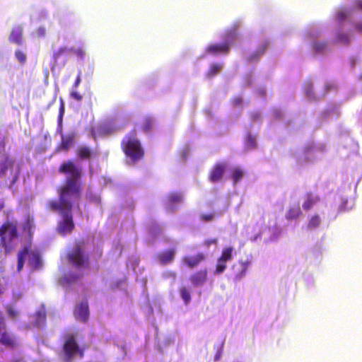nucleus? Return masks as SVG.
<instances>
[{"mask_svg": "<svg viewBox=\"0 0 362 362\" xmlns=\"http://www.w3.org/2000/svg\"><path fill=\"white\" fill-rule=\"evenodd\" d=\"M70 95L71 98L76 100V101H81L83 99L82 95L76 90L71 91Z\"/></svg>", "mask_w": 362, "mask_h": 362, "instance_id": "a19ab883", "label": "nucleus"}, {"mask_svg": "<svg viewBox=\"0 0 362 362\" xmlns=\"http://www.w3.org/2000/svg\"><path fill=\"white\" fill-rule=\"evenodd\" d=\"M234 248L231 246L224 247L222 249L221 254L217 259L215 273L216 274H222L227 267V263L233 259Z\"/></svg>", "mask_w": 362, "mask_h": 362, "instance_id": "0eeeda50", "label": "nucleus"}, {"mask_svg": "<svg viewBox=\"0 0 362 362\" xmlns=\"http://www.w3.org/2000/svg\"><path fill=\"white\" fill-rule=\"evenodd\" d=\"M320 200V197L317 195H314L311 192H308L304 197V202L302 205V207L303 210L308 211Z\"/></svg>", "mask_w": 362, "mask_h": 362, "instance_id": "a211bd4d", "label": "nucleus"}, {"mask_svg": "<svg viewBox=\"0 0 362 362\" xmlns=\"http://www.w3.org/2000/svg\"><path fill=\"white\" fill-rule=\"evenodd\" d=\"M301 214V210L298 205L291 207L286 214V218L293 220L297 218Z\"/></svg>", "mask_w": 362, "mask_h": 362, "instance_id": "a878e982", "label": "nucleus"}, {"mask_svg": "<svg viewBox=\"0 0 362 362\" xmlns=\"http://www.w3.org/2000/svg\"><path fill=\"white\" fill-rule=\"evenodd\" d=\"M35 325L41 327L45 325L46 321V311L44 308L38 310L35 314Z\"/></svg>", "mask_w": 362, "mask_h": 362, "instance_id": "5701e85b", "label": "nucleus"}, {"mask_svg": "<svg viewBox=\"0 0 362 362\" xmlns=\"http://www.w3.org/2000/svg\"><path fill=\"white\" fill-rule=\"evenodd\" d=\"M247 145L251 148H254L255 146L256 141H255V139L252 136L249 135L247 137Z\"/></svg>", "mask_w": 362, "mask_h": 362, "instance_id": "79ce46f5", "label": "nucleus"}, {"mask_svg": "<svg viewBox=\"0 0 362 362\" xmlns=\"http://www.w3.org/2000/svg\"><path fill=\"white\" fill-rule=\"evenodd\" d=\"M9 41L18 45L23 43V28L21 25L15 26L9 35Z\"/></svg>", "mask_w": 362, "mask_h": 362, "instance_id": "f3484780", "label": "nucleus"}, {"mask_svg": "<svg viewBox=\"0 0 362 362\" xmlns=\"http://www.w3.org/2000/svg\"><path fill=\"white\" fill-rule=\"evenodd\" d=\"M206 260V255L199 252L194 255H185L182 257V264L189 269H194Z\"/></svg>", "mask_w": 362, "mask_h": 362, "instance_id": "1a4fd4ad", "label": "nucleus"}, {"mask_svg": "<svg viewBox=\"0 0 362 362\" xmlns=\"http://www.w3.org/2000/svg\"><path fill=\"white\" fill-rule=\"evenodd\" d=\"M313 46L316 51L320 52L324 49L325 44L324 42H315Z\"/></svg>", "mask_w": 362, "mask_h": 362, "instance_id": "c03bdc74", "label": "nucleus"}, {"mask_svg": "<svg viewBox=\"0 0 362 362\" xmlns=\"http://www.w3.org/2000/svg\"><path fill=\"white\" fill-rule=\"evenodd\" d=\"M208 271L206 269H202L192 274L189 278L192 284L195 286H202L207 281Z\"/></svg>", "mask_w": 362, "mask_h": 362, "instance_id": "9d476101", "label": "nucleus"}, {"mask_svg": "<svg viewBox=\"0 0 362 362\" xmlns=\"http://www.w3.org/2000/svg\"><path fill=\"white\" fill-rule=\"evenodd\" d=\"M58 171L67 177L64 183L57 189L59 199L50 201L48 206L50 210L62 216L63 219L58 222L57 230L64 236L70 234L75 228L72 209L74 202L81 198L83 191L82 168L74 160H68L60 165Z\"/></svg>", "mask_w": 362, "mask_h": 362, "instance_id": "f257e3e1", "label": "nucleus"}, {"mask_svg": "<svg viewBox=\"0 0 362 362\" xmlns=\"http://www.w3.org/2000/svg\"><path fill=\"white\" fill-rule=\"evenodd\" d=\"M358 6L360 8H362V3H361V2H358Z\"/></svg>", "mask_w": 362, "mask_h": 362, "instance_id": "603ef678", "label": "nucleus"}, {"mask_svg": "<svg viewBox=\"0 0 362 362\" xmlns=\"http://www.w3.org/2000/svg\"><path fill=\"white\" fill-rule=\"evenodd\" d=\"M6 310L8 316L13 320H15L18 315V310H16L15 308L11 305H6Z\"/></svg>", "mask_w": 362, "mask_h": 362, "instance_id": "473e14b6", "label": "nucleus"}, {"mask_svg": "<svg viewBox=\"0 0 362 362\" xmlns=\"http://www.w3.org/2000/svg\"><path fill=\"white\" fill-rule=\"evenodd\" d=\"M176 250L175 248H170L160 252L158 255V259L163 265L170 264L175 259Z\"/></svg>", "mask_w": 362, "mask_h": 362, "instance_id": "dca6fc26", "label": "nucleus"}, {"mask_svg": "<svg viewBox=\"0 0 362 362\" xmlns=\"http://www.w3.org/2000/svg\"><path fill=\"white\" fill-rule=\"evenodd\" d=\"M81 74H78L77 77H76V80H75V81H74V88L78 87L79 86V84L81 83Z\"/></svg>", "mask_w": 362, "mask_h": 362, "instance_id": "49530a36", "label": "nucleus"}, {"mask_svg": "<svg viewBox=\"0 0 362 362\" xmlns=\"http://www.w3.org/2000/svg\"><path fill=\"white\" fill-rule=\"evenodd\" d=\"M75 317L82 322H86L89 317V308L87 301H83L78 305L74 311Z\"/></svg>", "mask_w": 362, "mask_h": 362, "instance_id": "ddd939ff", "label": "nucleus"}, {"mask_svg": "<svg viewBox=\"0 0 362 362\" xmlns=\"http://www.w3.org/2000/svg\"><path fill=\"white\" fill-rule=\"evenodd\" d=\"M121 147L125 155L136 163L144 156V151L140 141L136 137L135 129L126 134L122 140Z\"/></svg>", "mask_w": 362, "mask_h": 362, "instance_id": "f03ea898", "label": "nucleus"}, {"mask_svg": "<svg viewBox=\"0 0 362 362\" xmlns=\"http://www.w3.org/2000/svg\"><path fill=\"white\" fill-rule=\"evenodd\" d=\"M182 197L180 194L174 193L170 195L169 200L171 203H177L181 202Z\"/></svg>", "mask_w": 362, "mask_h": 362, "instance_id": "4c0bfd02", "label": "nucleus"}, {"mask_svg": "<svg viewBox=\"0 0 362 362\" xmlns=\"http://www.w3.org/2000/svg\"><path fill=\"white\" fill-rule=\"evenodd\" d=\"M218 243V240L216 238H212V239H207V240H205L203 241V245L206 247H210L211 245H217Z\"/></svg>", "mask_w": 362, "mask_h": 362, "instance_id": "ea45409f", "label": "nucleus"}, {"mask_svg": "<svg viewBox=\"0 0 362 362\" xmlns=\"http://www.w3.org/2000/svg\"><path fill=\"white\" fill-rule=\"evenodd\" d=\"M64 113V104L62 99H61V104H60L59 112V115H58V122H59V127L62 126Z\"/></svg>", "mask_w": 362, "mask_h": 362, "instance_id": "c9c22d12", "label": "nucleus"}, {"mask_svg": "<svg viewBox=\"0 0 362 362\" xmlns=\"http://www.w3.org/2000/svg\"><path fill=\"white\" fill-rule=\"evenodd\" d=\"M244 175V172L240 168H235L232 169L230 173V178L232 179L233 184L236 185L239 181L242 180Z\"/></svg>", "mask_w": 362, "mask_h": 362, "instance_id": "393cba45", "label": "nucleus"}, {"mask_svg": "<svg viewBox=\"0 0 362 362\" xmlns=\"http://www.w3.org/2000/svg\"><path fill=\"white\" fill-rule=\"evenodd\" d=\"M221 353H218L216 354V356H215V358H214V361H218L221 358Z\"/></svg>", "mask_w": 362, "mask_h": 362, "instance_id": "09e8293b", "label": "nucleus"}, {"mask_svg": "<svg viewBox=\"0 0 362 362\" xmlns=\"http://www.w3.org/2000/svg\"><path fill=\"white\" fill-rule=\"evenodd\" d=\"M63 360L70 362L74 358L78 357L82 358L84 356L83 349H81L73 334L67 335L63 344Z\"/></svg>", "mask_w": 362, "mask_h": 362, "instance_id": "39448f33", "label": "nucleus"}, {"mask_svg": "<svg viewBox=\"0 0 362 362\" xmlns=\"http://www.w3.org/2000/svg\"><path fill=\"white\" fill-rule=\"evenodd\" d=\"M59 134L61 135V142L58 145L57 148V151H65L67 152L71 147L73 146L75 139L77 136V133L75 130H72L66 134H64L62 132V129L59 130Z\"/></svg>", "mask_w": 362, "mask_h": 362, "instance_id": "6e6552de", "label": "nucleus"}, {"mask_svg": "<svg viewBox=\"0 0 362 362\" xmlns=\"http://www.w3.org/2000/svg\"><path fill=\"white\" fill-rule=\"evenodd\" d=\"M0 344L11 349L18 345L17 337L7 329L5 317L1 312H0Z\"/></svg>", "mask_w": 362, "mask_h": 362, "instance_id": "423d86ee", "label": "nucleus"}, {"mask_svg": "<svg viewBox=\"0 0 362 362\" xmlns=\"http://www.w3.org/2000/svg\"><path fill=\"white\" fill-rule=\"evenodd\" d=\"M180 296L185 305H188L191 301V293L189 289L186 286H182L179 289Z\"/></svg>", "mask_w": 362, "mask_h": 362, "instance_id": "bb28decb", "label": "nucleus"}, {"mask_svg": "<svg viewBox=\"0 0 362 362\" xmlns=\"http://www.w3.org/2000/svg\"><path fill=\"white\" fill-rule=\"evenodd\" d=\"M226 165L223 163H217L211 168L209 174V179L213 182L216 183L220 181L226 171Z\"/></svg>", "mask_w": 362, "mask_h": 362, "instance_id": "9b49d317", "label": "nucleus"}, {"mask_svg": "<svg viewBox=\"0 0 362 362\" xmlns=\"http://www.w3.org/2000/svg\"><path fill=\"white\" fill-rule=\"evenodd\" d=\"M70 53L76 54L80 58H83L85 56V51L82 48L75 49L74 47L69 48Z\"/></svg>", "mask_w": 362, "mask_h": 362, "instance_id": "e433bc0d", "label": "nucleus"}, {"mask_svg": "<svg viewBox=\"0 0 362 362\" xmlns=\"http://www.w3.org/2000/svg\"><path fill=\"white\" fill-rule=\"evenodd\" d=\"M240 28L239 23L234 24L226 33L228 38H233L238 35V31Z\"/></svg>", "mask_w": 362, "mask_h": 362, "instance_id": "2f4dec72", "label": "nucleus"}, {"mask_svg": "<svg viewBox=\"0 0 362 362\" xmlns=\"http://www.w3.org/2000/svg\"><path fill=\"white\" fill-rule=\"evenodd\" d=\"M18 174H16V175L14 176L13 180V183L16 182V180H18Z\"/></svg>", "mask_w": 362, "mask_h": 362, "instance_id": "3c124183", "label": "nucleus"}, {"mask_svg": "<svg viewBox=\"0 0 362 362\" xmlns=\"http://www.w3.org/2000/svg\"><path fill=\"white\" fill-rule=\"evenodd\" d=\"M101 130L105 134H112L117 130V127L110 122H105L101 126Z\"/></svg>", "mask_w": 362, "mask_h": 362, "instance_id": "7c9ffc66", "label": "nucleus"}, {"mask_svg": "<svg viewBox=\"0 0 362 362\" xmlns=\"http://www.w3.org/2000/svg\"><path fill=\"white\" fill-rule=\"evenodd\" d=\"M67 257L69 262L77 268L88 267L89 257L85 252V242L81 240H76L74 247L69 252Z\"/></svg>", "mask_w": 362, "mask_h": 362, "instance_id": "20e7f679", "label": "nucleus"}, {"mask_svg": "<svg viewBox=\"0 0 362 362\" xmlns=\"http://www.w3.org/2000/svg\"><path fill=\"white\" fill-rule=\"evenodd\" d=\"M69 54V48L66 47H60L58 50L55 51L52 57L54 66L59 64L64 66L68 60Z\"/></svg>", "mask_w": 362, "mask_h": 362, "instance_id": "f8f14e48", "label": "nucleus"}, {"mask_svg": "<svg viewBox=\"0 0 362 362\" xmlns=\"http://www.w3.org/2000/svg\"><path fill=\"white\" fill-rule=\"evenodd\" d=\"M154 127L153 119L151 117H146L144 118L141 129L145 133L151 132Z\"/></svg>", "mask_w": 362, "mask_h": 362, "instance_id": "b1692460", "label": "nucleus"}, {"mask_svg": "<svg viewBox=\"0 0 362 362\" xmlns=\"http://www.w3.org/2000/svg\"><path fill=\"white\" fill-rule=\"evenodd\" d=\"M214 213L205 214L200 215L199 219L204 222H210L214 220Z\"/></svg>", "mask_w": 362, "mask_h": 362, "instance_id": "f704fd0d", "label": "nucleus"}, {"mask_svg": "<svg viewBox=\"0 0 362 362\" xmlns=\"http://www.w3.org/2000/svg\"><path fill=\"white\" fill-rule=\"evenodd\" d=\"M321 223V218L319 215L315 214L312 216L308 223V228L313 229L317 228Z\"/></svg>", "mask_w": 362, "mask_h": 362, "instance_id": "c85d7f7f", "label": "nucleus"}, {"mask_svg": "<svg viewBox=\"0 0 362 362\" xmlns=\"http://www.w3.org/2000/svg\"><path fill=\"white\" fill-rule=\"evenodd\" d=\"M348 16V13L346 11H340L337 13L336 18L338 22L343 21Z\"/></svg>", "mask_w": 362, "mask_h": 362, "instance_id": "58836bf2", "label": "nucleus"}, {"mask_svg": "<svg viewBox=\"0 0 362 362\" xmlns=\"http://www.w3.org/2000/svg\"><path fill=\"white\" fill-rule=\"evenodd\" d=\"M243 98L240 97H236L232 100V104L235 107L241 105L243 104Z\"/></svg>", "mask_w": 362, "mask_h": 362, "instance_id": "37998d69", "label": "nucleus"}, {"mask_svg": "<svg viewBox=\"0 0 362 362\" xmlns=\"http://www.w3.org/2000/svg\"><path fill=\"white\" fill-rule=\"evenodd\" d=\"M18 237L17 221H6L0 227V246L4 248L5 253L11 251L12 242Z\"/></svg>", "mask_w": 362, "mask_h": 362, "instance_id": "7ed1b4c3", "label": "nucleus"}, {"mask_svg": "<svg viewBox=\"0 0 362 362\" xmlns=\"http://www.w3.org/2000/svg\"><path fill=\"white\" fill-rule=\"evenodd\" d=\"M339 39L340 41H341V42H343L344 43H347L348 42L347 37L345 35H340L339 37Z\"/></svg>", "mask_w": 362, "mask_h": 362, "instance_id": "de8ad7c7", "label": "nucleus"}, {"mask_svg": "<svg viewBox=\"0 0 362 362\" xmlns=\"http://www.w3.org/2000/svg\"><path fill=\"white\" fill-rule=\"evenodd\" d=\"M15 56L20 63L24 64L26 62V55L21 50L17 49Z\"/></svg>", "mask_w": 362, "mask_h": 362, "instance_id": "72a5a7b5", "label": "nucleus"}, {"mask_svg": "<svg viewBox=\"0 0 362 362\" xmlns=\"http://www.w3.org/2000/svg\"><path fill=\"white\" fill-rule=\"evenodd\" d=\"M37 34L38 37H44L46 34V30L44 27H40L37 30Z\"/></svg>", "mask_w": 362, "mask_h": 362, "instance_id": "a18cd8bd", "label": "nucleus"}, {"mask_svg": "<svg viewBox=\"0 0 362 362\" xmlns=\"http://www.w3.org/2000/svg\"><path fill=\"white\" fill-rule=\"evenodd\" d=\"M30 251L29 247H24L18 254V266L17 269L18 271L20 272L22 270L24 262H25V258L26 256L28 255L29 252Z\"/></svg>", "mask_w": 362, "mask_h": 362, "instance_id": "4be33fe9", "label": "nucleus"}, {"mask_svg": "<svg viewBox=\"0 0 362 362\" xmlns=\"http://www.w3.org/2000/svg\"><path fill=\"white\" fill-rule=\"evenodd\" d=\"M269 42L268 40L262 41L258 46L257 49L253 52L250 56H248L246 59L248 62H257L262 56L265 53L266 50L269 47Z\"/></svg>", "mask_w": 362, "mask_h": 362, "instance_id": "4468645a", "label": "nucleus"}, {"mask_svg": "<svg viewBox=\"0 0 362 362\" xmlns=\"http://www.w3.org/2000/svg\"><path fill=\"white\" fill-rule=\"evenodd\" d=\"M15 160L8 156H6L4 161L0 162V176H4L8 168H13Z\"/></svg>", "mask_w": 362, "mask_h": 362, "instance_id": "aec40b11", "label": "nucleus"}, {"mask_svg": "<svg viewBox=\"0 0 362 362\" xmlns=\"http://www.w3.org/2000/svg\"><path fill=\"white\" fill-rule=\"evenodd\" d=\"M250 262L249 261H239L237 264L233 266V269L238 268V271L235 272V275L237 279H241L246 274L247 268Z\"/></svg>", "mask_w": 362, "mask_h": 362, "instance_id": "6ab92c4d", "label": "nucleus"}, {"mask_svg": "<svg viewBox=\"0 0 362 362\" xmlns=\"http://www.w3.org/2000/svg\"><path fill=\"white\" fill-rule=\"evenodd\" d=\"M230 44L224 42L221 44H213L207 47L206 51L212 54H228L230 51Z\"/></svg>", "mask_w": 362, "mask_h": 362, "instance_id": "2eb2a0df", "label": "nucleus"}, {"mask_svg": "<svg viewBox=\"0 0 362 362\" xmlns=\"http://www.w3.org/2000/svg\"><path fill=\"white\" fill-rule=\"evenodd\" d=\"M76 153L80 159L88 160L91 158L92 150L88 146H82L78 148Z\"/></svg>", "mask_w": 362, "mask_h": 362, "instance_id": "412c9836", "label": "nucleus"}, {"mask_svg": "<svg viewBox=\"0 0 362 362\" xmlns=\"http://www.w3.org/2000/svg\"><path fill=\"white\" fill-rule=\"evenodd\" d=\"M222 66L223 65L221 64H213L207 71V76L209 78L214 77L221 71Z\"/></svg>", "mask_w": 362, "mask_h": 362, "instance_id": "c756f323", "label": "nucleus"}, {"mask_svg": "<svg viewBox=\"0 0 362 362\" xmlns=\"http://www.w3.org/2000/svg\"><path fill=\"white\" fill-rule=\"evenodd\" d=\"M29 255V264L34 268H37L41 264L40 257L37 253L31 252Z\"/></svg>", "mask_w": 362, "mask_h": 362, "instance_id": "cd10ccee", "label": "nucleus"}, {"mask_svg": "<svg viewBox=\"0 0 362 362\" xmlns=\"http://www.w3.org/2000/svg\"><path fill=\"white\" fill-rule=\"evenodd\" d=\"M4 207V202L3 200H0V211Z\"/></svg>", "mask_w": 362, "mask_h": 362, "instance_id": "8fccbe9b", "label": "nucleus"}]
</instances>
